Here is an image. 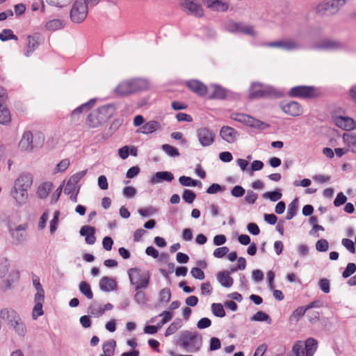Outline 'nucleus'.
Segmentation results:
<instances>
[{
    "label": "nucleus",
    "mask_w": 356,
    "mask_h": 356,
    "mask_svg": "<svg viewBox=\"0 0 356 356\" xmlns=\"http://www.w3.org/2000/svg\"><path fill=\"white\" fill-rule=\"evenodd\" d=\"M148 87V82L143 79H131L120 82L115 88V92L119 96H127L144 90Z\"/></svg>",
    "instance_id": "f257e3e1"
},
{
    "label": "nucleus",
    "mask_w": 356,
    "mask_h": 356,
    "mask_svg": "<svg viewBox=\"0 0 356 356\" xmlns=\"http://www.w3.org/2000/svg\"><path fill=\"white\" fill-rule=\"evenodd\" d=\"M202 338L200 334L189 330L180 332L178 344L192 353H196L200 350Z\"/></svg>",
    "instance_id": "f03ea898"
},
{
    "label": "nucleus",
    "mask_w": 356,
    "mask_h": 356,
    "mask_svg": "<svg viewBox=\"0 0 356 356\" xmlns=\"http://www.w3.org/2000/svg\"><path fill=\"white\" fill-rule=\"evenodd\" d=\"M318 341L314 338H308L305 342L296 341L293 346L292 351L296 356H313L316 351Z\"/></svg>",
    "instance_id": "7ed1b4c3"
},
{
    "label": "nucleus",
    "mask_w": 356,
    "mask_h": 356,
    "mask_svg": "<svg viewBox=\"0 0 356 356\" xmlns=\"http://www.w3.org/2000/svg\"><path fill=\"white\" fill-rule=\"evenodd\" d=\"M273 96H277V91L270 86L265 85L259 82H253L249 88L248 98L250 99Z\"/></svg>",
    "instance_id": "20e7f679"
},
{
    "label": "nucleus",
    "mask_w": 356,
    "mask_h": 356,
    "mask_svg": "<svg viewBox=\"0 0 356 356\" xmlns=\"http://www.w3.org/2000/svg\"><path fill=\"white\" fill-rule=\"evenodd\" d=\"M128 275L130 282L132 285L135 286L136 290L147 288L150 280V273L149 271L141 273L138 268H132L128 270Z\"/></svg>",
    "instance_id": "39448f33"
},
{
    "label": "nucleus",
    "mask_w": 356,
    "mask_h": 356,
    "mask_svg": "<svg viewBox=\"0 0 356 356\" xmlns=\"http://www.w3.org/2000/svg\"><path fill=\"white\" fill-rule=\"evenodd\" d=\"M88 13V6L85 0H75L70 10L72 22L79 24L83 22Z\"/></svg>",
    "instance_id": "423d86ee"
},
{
    "label": "nucleus",
    "mask_w": 356,
    "mask_h": 356,
    "mask_svg": "<svg viewBox=\"0 0 356 356\" xmlns=\"http://www.w3.org/2000/svg\"><path fill=\"white\" fill-rule=\"evenodd\" d=\"M8 231L15 244H21L26 240V229L29 227L28 223L20 224L16 227L11 222L7 224Z\"/></svg>",
    "instance_id": "0eeeda50"
},
{
    "label": "nucleus",
    "mask_w": 356,
    "mask_h": 356,
    "mask_svg": "<svg viewBox=\"0 0 356 356\" xmlns=\"http://www.w3.org/2000/svg\"><path fill=\"white\" fill-rule=\"evenodd\" d=\"M346 3V0H330L319 3L316 10L321 15H334Z\"/></svg>",
    "instance_id": "6e6552de"
},
{
    "label": "nucleus",
    "mask_w": 356,
    "mask_h": 356,
    "mask_svg": "<svg viewBox=\"0 0 356 356\" xmlns=\"http://www.w3.org/2000/svg\"><path fill=\"white\" fill-rule=\"evenodd\" d=\"M318 92L313 86H298L293 87L289 92L290 97L300 98H313L317 97Z\"/></svg>",
    "instance_id": "1a4fd4ad"
},
{
    "label": "nucleus",
    "mask_w": 356,
    "mask_h": 356,
    "mask_svg": "<svg viewBox=\"0 0 356 356\" xmlns=\"http://www.w3.org/2000/svg\"><path fill=\"white\" fill-rule=\"evenodd\" d=\"M225 29L226 31L232 33H242L252 36L256 35V32L252 26L247 25L242 22H236L232 20L228 21L225 24Z\"/></svg>",
    "instance_id": "9d476101"
},
{
    "label": "nucleus",
    "mask_w": 356,
    "mask_h": 356,
    "mask_svg": "<svg viewBox=\"0 0 356 356\" xmlns=\"http://www.w3.org/2000/svg\"><path fill=\"white\" fill-rule=\"evenodd\" d=\"M196 135L198 141L202 147L210 146L214 142V134L207 127H202L197 130Z\"/></svg>",
    "instance_id": "9b49d317"
},
{
    "label": "nucleus",
    "mask_w": 356,
    "mask_h": 356,
    "mask_svg": "<svg viewBox=\"0 0 356 356\" xmlns=\"http://www.w3.org/2000/svg\"><path fill=\"white\" fill-rule=\"evenodd\" d=\"M265 45L269 47L280 48L286 51H293L301 47L297 41L292 39L271 42L266 43Z\"/></svg>",
    "instance_id": "f8f14e48"
},
{
    "label": "nucleus",
    "mask_w": 356,
    "mask_h": 356,
    "mask_svg": "<svg viewBox=\"0 0 356 356\" xmlns=\"http://www.w3.org/2000/svg\"><path fill=\"white\" fill-rule=\"evenodd\" d=\"M181 5L184 10L190 15L202 17L204 14L201 5L195 0H183Z\"/></svg>",
    "instance_id": "ddd939ff"
},
{
    "label": "nucleus",
    "mask_w": 356,
    "mask_h": 356,
    "mask_svg": "<svg viewBox=\"0 0 356 356\" xmlns=\"http://www.w3.org/2000/svg\"><path fill=\"white\" fill-rule=\"evenodd\" d=\"M280 107L284 113L291 116H298L302 113L301 105L297 102H283Z\"/></svg>",
    "instance_id": "4468645a"
},
{
    "label": "nucleus",
    "mask_w": 356,
    "mask_h": 356,
    "mask_svg": "<svg viewBox=\"0 0 356 356\" xmlns=\"http://www.w3.org/2000/svg\"><path fill=\"white\" fill-rule=\"evenodd\" d=\"M343 47L341 43L337 40H324L316 42L312 45V48L318 50H337Z\"/></svg>",
    "instance_id": "2eb2a0df"
},
{
    "label": "nucleus",
    "mask_w": 356,
    "mask_h": 356,
    "mask_svg": "<svg viewBox=\"0 0 356 356\" xmlns=\"http://www.w3.org/2000/svg\"><path fill=\"white\" fill-rule=\"evenodd\" d=\"M96 111L97 112L99 118H100V121L104 123L114 115L115 106L113 104H108L99 107Z\"/></svg>",
    "instance_id": "dca6fc26"
},
{
    "label": "nucleus",
    "mask_w": 356,
    "mask_h": 356,
    "mask_svg": "<svg viewBox=\"0 0 356 356\" xmlns=\"http://www.w3.org/2000/svg\"><path fill=\"white\" fill-rule=\"evenodd\" d=\"M28 189L13 186L10 190V195L16 201L17 204L22 206L26 204L28 200Z\"/></svg>",
    "instance_id": "f3484780"
},
{
    "label": "nucleus",
    "mask_w": 356,
    "mask_h": 356,
    "mask_svg": "<svg viewBox=\"0 0 356 356\" xmlns=\"http://www.w3.org/2000/svg\"><path fill=\"white\" fill-rule=\"evenodd\" d=\"M19 316V314L10 307L3 308L0 310V318L6 323L8 326Z\"/></svg>",
    "instance_id": "a211bd4d"
},
{
    "label": "nucleus",
    "mask_w": 356,
    "mask_h": 356,
    "mask_svg": "<svg viewBox=\"0 0 356 356\" xmlns=\"http://www.w3.org/2000/svg\"><path fill=\"white\" fill-rule=\"evenodd\" d=\"M187 87L199 96L203 97L208 92V88L197 80H190L186 83Z\"/></svg>",
    "instance_id": "6ab92c4d"
},
{
    "label": "nucleus",
    "mask_w": 356,
    "mask_h": 356,
    "mask_svg": "<svg viewBox=\"0 0 356 356\" xmlns=\"http://www.w3.org/2000/svg\"><path fill=\"white\" fill-rule=\"evenodd\" d=\"M220 136L226 142L233 143L237 139L238 132L231 127L224 126L220 131Z\"/></svg>",
    "instance_id": "aec40b11"
},
{
    "label": "nucleus",
    "mask_w": 356,
    "mask_h": 356,
    "mask_svg": "<svg viewBox=\"0 0 356 356\" xmlns=\"http://www.w3.org/2000/svg\"><path fill=\"white\" fill-rule=\"evenodd\" d=\"M8 328L14 331L20 337H24L27 332L26 324L20 316L9 325Z\"/></svg>",
    "instance_id": "412c9836"
},
{
    "label": "nucleus",
    "mask_w": 356,
    "mask_h": 356,
    "mask_svg": "<svg viewBox=\"0 0 356 356\" xmlns=\"http://www.w3.org/2000/svg\"><path fill=\"white\" fill-rule=\"evenodd\" d=\"M335 124L344 130H353L355 128V122L353 119L344 117V116H339L334 119Z\"/></svg>",
    "instance_id": "4be33fe9"
},
{
    "label": "nucleus",
    "mask_w": 356,
    "mask_h": 356,
    "mask_svg": "<svg viewBox=\"0 0 356 356\" xmlns=\"http://www.w3.org/2000/svg\"><path fill=\"white\" fill-rule=\"evenodd\" d=\"M209 98L211 99H223L226 97L227 91L218 85H212L208 88Z\"/></svg>",
    "instance_id": "5701e85b"
},
{
    "label": "nucleus",
    "mask_w": 356,
    "mask_h": 356,
    "mask_svg": "<svg viewBox=\"0 0 356 356\" xmlns=\"http://www.w3.org/2000/svg\"><path fill=\"white\" fill-rule=\"evenodd\" d=\"M33 183V177L29 173H22L14 182V186L29 189Z\"/></svg>",
    "instance_id": "b1692460"
},
{
    "label": "nucleus",
    "mask_w": 356,
    "mask_h": 356,
    "mask_svg": "<svg viewBox=\"0 0 356 356\" xmlns=\"http://www.w3.org/2000/svg\"><path fill=\"white\" fill-rule=\"evenodd\" d=\"M19 148L23 151H31L33 149V134L31 131H26L19 143Z\"/></svg>",
    "instance_id": "393cba45"
},
{
    "label": "nucleus",
    "mask_w": 356,
    "mask_h": 356,
    "mask_svg": "<svg viewBox=\"0 0 356 356\" xmlns=\"http://www.w3.org/2000/svg\"><path fill=\"white\" fill-rule=\"evenodd\" d=\"M174 179V176L172 172L168 171L157 172L149 180L150 184H156L163 181H172Z\"/></svg>",
    "instance_id": "a878e982"
},
{
    "label": "nucleus",
    "mask_w": 356,
    "mask_h": 356,
    "mask_svg": "<svg viewBox=\"0 0 356 356\" xmlns=\"http://www.w3.org/2000/svg\"><path fill=\"white\" fill-rule=\"evenodd\" d=\"M99 286L102 291L109 292L115 290L117 285L113 279L104 276L99 281Z\"/></svg>",
    "instance_id": "bb28decb"
},
{
    "label": "nucleus",
    "mask_w": 356,
    "mask_h": 356,
    "mask_svg": "<svg viewBox=\"0 0 356 356\" xmlns=\"http://www.w3.org/2000/svg\"><path fill=\"white\" fill-rule=\"evenodd\" d=\"M38 38L33 35H29L27 37L26 47L24 50V56L26 57L30 55L38 47Z\"/></svg>",
    "instance_id": "cd10ccee"
},
{
    "label": "nucleus",
    "mask_w": 356,
    "mask_h": 356,
    "mask_svg": "<svg viewBox=\"0 0 356 356\" xmlns=\"http://www.w3.org/2000/svg\"><path fill=\"white\" fill-rule=\"evenodd\" d=\"M217 280L222 286L226 288L231 287L234 283V280L229 275V272L226 270L218 273Z\"/></svg>",
    "instance_id": "c85d7f7f"
},
{
    "label": "nucleus",
    "mask_w": 356,
    "mask_h": 356,
    "mask_svg": "<svg viewBox=\"0 0 356 356\" xmlns=\"http://www.w3.org/2000/svg\"><path fill=\"white\" fill-rule=\"evenodd\" d=\"M245 124L247 126L258 129L259 130H264L268 127H269V124H266L259 120L254 118L253 117L248 115L246 118V120Z\"/></svg>",
    "instance_id": "c756f323"
},
{
    "label": "nucleus",
    "mask_w": 356,
    "mask_h": 356,
    "mask_svg": "<svg viewBox=\"0 0 356 356\" xmlns=\"http://www.w3.org/2000/svg\"><path fill=\"white\" fill-rule=\"evenodd\" d=\"M343 140L347 146V150L348 152L356 153V136L350 134H344L343 136Z\"/></svg>",
    "instance_id": "7c9ffc66"
},
{
    "label": "nucleus",
    "mask_w": 356,
    "mask_h": 356,
    "mask_svg": "<svg viewBox=\"0 0 356 356\" xmlns=\"http://www.w3.org/2000/svg\"><path fill=\"white\" fill-rule=\"evenodd\" d=\"M65 26V22L59 19H54L47 21L45 24V28L49 31H56L63 29Z\"/></svg>",
    "instance_id": "2f4dec72"
},
{
    "label": "nucleus",
    "mask_w": 356,
    "mask_h": 356,
    "mask_svg": "<svg viewBox=\"0 0 356 356\" xmlns=\"http://www.w3.org/2000/svg\"><path fill=\"white\" fill-rule=\"evenodd\" d=\"M86 124L91 128H96L103 124V122L100 121L97 112L95 111L87 116Z\"/></svg>",
    "instance_id": "473e14b6"
},
{
    "label": "nucleus",
    "mask_w": 356,
    "mask_h": 356,
    "mask_svg": "<svg viewBox=\"0 0 356 356\" xmlns=\"http://www.w3.org/2000/svg\"><path fill=\"white\" fill-rule=\"evenodd\" d=\"M53 187V184L51 182H44L39 186L37 194L40 199L46 198L50 191H51Z\"/></svg>",
    "instance_id": "72a5a7b5"
},
{
    "label": "nucleus",
    "mask_w": 356,
    "mask_h": 356,
    "mask_svg": "<svg viewBox=\"0 0 356 356\" xmlns=\"http://www.w3.org/2000/svg\"><path fill=\"white\" fill-rule=\"evenodd\" d=\"M208 7L216 11L225 12L228 10L229 5L227 2L214 0L208 3Z\"/></svg>",
    "instance_id": "f704fd0d"
},
{
    "label": "nucleus",
    "mask_w": 356,
    "mask_h": 356,
    "mask_svg": "<svg viewBox=\"0 0 356 356\" xmlns=\"http://www.w3.org/2000/svg\"><path fill=\"white\" fill-rule=\"evenodd\" d=\"M11 120L10 113L6 104L0 106V124H8Z\"/></svg>",
    "instance_id": "c9c22d12"
},
{
    "label": "nucleus",
    "mask_w": 356,
    "mask_h": 356,
    "mask_svg": "<svg viewBox=\"0 0 356 356\" xmlns=\"http://www.w3.org/2000/svg\"><path fill=\"white\" fill-rule=\"evenodd\" d=\"M116 342L113 339L107 341L103 344V354L100 356H113Z\"/></svg>",
    "instance_id": "e433bc0d"
},
{
    "label": "nucleus",
    "mask_w": 356,
    "mask_h": 356,
    "mask_svg": "<svg viewBox=\"0 0 356 356\" xmlns=\"http://www.w3.org/2000/svg\"><path fill=\"white\" fill-rule=\"evenodd\" d=\"M95 99H91L89 102L84 103L75 108L72 114L71 117L72 119H75L76 116H79V114H81L83 111H88L92 105L95 103Z\"/></svg>",
    "instance_id": "4c0bfd02"
},
{
    "label": "nucleus",
    "mask_w": 356,
    "mask_h": 356,
    "mask_svg": "<svg viewBox=\"0 0 356 356\" xmlns=\"http://www.w3.org/2000/svg\"><path fill=\"white\" fill-rule=\"evenodd\" d=\"M298 210V200L297 198L294 199L289 205L287 213L286 215V220H291L296 216Z\"/></svg>",
    "instance_id": "58836bf2"
},
{
    "label": "nucleus",
    "mask_w": 356,
    "mask_h": 356,
    "mask_svg": "<svg viewBox=\"0 0 356 356\" xmlns=\"http://www.w3.org/2000/svg\"><path fill=\"white\" fill-rule=\"evenodd\" d=\"M79 289L80 292L84 295L88 299L91 300L93 298V293L92 292L90 286L85 281L79 283Z\"/></svg>",
    "instance_id": "ea45409f"
},
{
    "label": "nucleus",
    "mask_w": 356,
    "mask_h": 356,
    "mask_svg": "<svg viewBox=\"0 0 356 356\" xmlns=\"http://www.w3.org/2000/svg\"><path fill=\"white\" fill-rule=\"evenodd\" d=\"M159 128V124L158 122L152 120L146 122L142 127L143 134H148L154 132Z\"/></svg>",
    "instance_id": "a19ab883"
},
{
    "label": "nucleus",
    "mask_w": 356,
    "mask_h": 356,
    "mask_svg": "<svg viewBox=\"0 0 356 356\" xmlns=\"http://www.w3.org/2000/svg\"><path fill=\"white\" fill-rule=\"evenodd\" d=\"M305 307H299L295 309L289 316V320L291 322L297 323L300 318L303 316L306 312Z\"/></svg>",
    "instance_id": "79ce46f5"
},
{
    "label": "nucleus",
    "mask_w": 356,
    "mask_h": 356,
    "mask_svg": "<svg viewBox=\"0 0 356 356\" xmlns=\"http://www.w3.org/2000/svg\"><path fill=\"white\" fill-rule=\"evenodd\" d=\"M251 321H266L268 324H271L272 320L270 317L266 313L259 311L251 317Z\"/></svg>",
    "instance_id": "37998d69"
},
{
    "label": "nucleus",
    "mask_w": 356,
    "mask_h": 356,
    "mask_svg": "<svg viewBox=\"0 0 356 356\" xmlns=\"http://www.w3.org/2000/svg\"><path fill=\"white\" fill-rule=\"evenodd\" d=\"M88 313L95 317H99L104 314L102 307L97 303H93L88 307Z\"/></svg>",
    "instance_id": "c03bdc74"
},
{
    "label": "nucleus",
    "mask_w": 356,
    "mask_h": 356,
    "mask_svg": "<svg viewBox=\"0 0 356 356\" xmlns=\"http://www.w3.org/2000/svg\"><path fill=\"white\" fill-rule=\"evenodd\" d=\"M163 151L170 157H177L180 155L178 149L168 144H164L161 146Z\"/></svg>",
    "instance_id": "a18cd8bd"
},
{
    "label": "nucleus",
    "mask_w": 356,
    "mask_h": 356,
    "mask_svg": "<svg viewBox=\"0 0 356 356\" xmlns=\"http://www.w3.org/2000/svg\"><path fill=\"white\" fill-rule=\"evenodd\" d=\"M282 195L279 190L266 192L262 195L263 198L269 199L272 202H276L281 199Z\"/></svg>",
    "instance_id": "49530a36"
},
{
    "label": "nucleus",
    "mask_w": 356,
    "mask_h": 356,
    "mask_svg": "<svg viewBox=\"0 0 356 356\" xmlns=\"http://www.w3.org/2000/svg\"><path fill=\"white\" fill-rule=\"evenodd\" d=\"M211 311L213 315L217 317L222 318L225 316V311L220 303H213L211 305Z\"/></svg>",
    "instance_id": "de8ad7c7"
},
{
    "label": "nucleus",
    "mask_w": 356,
    "mask_h": 356,
    "mask_svg": "<svg viewBox=\"0 0 356 356\" xmlns=\"http://www.w3.org/2000/svg\"><path fill=\"white\" fill-rule=\"evenodd\" d=\"M8 40H17V37L14 35L13 31L11 29H3L0 33V40L6 41Z\"/></svg>",
    "instance_id": "09e8293b"
},
{
    "label": "nucleus",
    "mask_w": 356,
    "mask_h": 356,
    "mask_svg": "<svg viewBox=\"0 0 356 356\" xmlns=\"http://www.w3.org/2000/svg\"><path fill=\"white\" fill-rule=\"evenodd\" d=\"M159 209L152 206L145 209H139L138 213L143 217H148L158 213Z\"/></svg>",
    "instance_id": "8fccbe9b"
},
{
    "label": "nucleus",
    "mask_w": 356,
    "mask_h": 356,
    "mask_svg": "<svg viewBox=\"0 0 356 356\" xmlns=\"http://www.w3.org/2000/svg\"><path fill=\"white\" fill-rule=\"evenodd\" d=\"M196 197L195 193L188 189H185L183 192L182 198L183 200L188 204H191L193 202Z\"/></svg>",
    "instance_id": "3c124183"
},
{
    "label": "nucleus",
    "mask_w": 356,
    "mask_h": 356,
    "mask_svg": "<svg viewBox=\"0 0 356 356\" xmlns=\"http://www.w3.org/2000/svg\"><path fill=\"white\" fill-rule=\"evenodd\" d=\"M136 293L134 295V301L140 305H145L147 302V298L145 293L139 290H136Z\"/></svg>",
    "instance_id": "603ef678"
},
{
    "label": "nucleus",
    "mask_w": 356,
    "mask_h": 356,
    "mask_svg": "<svg viewBox=\"0 0 356 356\" xmlns=\"http://www.w3.org/2000/svg\"><path fill=\"white\" fill-rule=\"evenodd\" d=\"M159 300L161 302L167 303L170 301L171 298V291L168 288H165L162 289L159 293Z\"/></svg>",
    "instance_id": "864d4df0"
},
{
    "label": "nucleus",
    "mask_w": 356,
    "mask_h": 356,
    "mask_svg": "<svg viewBox=\"0 0 356 356\" xmlns=\"http://www.w3.org/2000/svg\"><path fill=\"white\" fill-rule=\"evenodd\" d=\"M356 271V264L354 263H348L346 269L342 273L343 278H348Z\"/></svg>",
    "instance_id": "5fc2aeb1"
},
{
    "label": "nucleus",
    "mask_w": 356,
    "mask_h": 356,
    "mask_svg": "<svg viewBox=\"0 0 356 356\" xmlns=\"http://www.w3.org/2000/svg\"><path fill=\"white\" fill-rule=\"evenodd\" d=\"M42 304L43 303L40 302L35 303L32 312L33 319L36 320L39 316L43 314Z\"/></svg>",
    "instance_id": "6e6d98bb"
},
{
    "label": "nucleus",
    "mask_w": 356,
    "mask_h": 356,
    "mask_svg": "<svg viewBox=\"0 0 356 356\" xmlns=\"http://www.w3.org/2000/svg\"><path fill=\"white\" fill-rule=\"evenodd\" d=\"M319 288L325 293H328L330 291V280L327 278H321L318 282Z\"/></svg>",
    "instance_id": "4d7b16f0"
},
{
    "label": "nucleus",
    "mask_w": 356,
    "mask_h": 356,
    "mask_svg": "<svg viewBox=\"0 0 356 356\" xmlns=\"http://www.w3.org/2000/svg\"><path fill=\"white\" fill-rule=\"evenodd\" d=\"M245 193V190L239 185H236L231 190V195L234 197H241Z\"/></svg>",
    "instance_id": "13d9d810"
},
{
    "label": "nucleus",
    "mask_w": 356,
    "mask_h": 356,
    "mask_svg": "<svg viewBox=\"0 0 356 356\" xmlns=\"http://www.w3.org/2000/svg\"><path fill=\"white\" fill-rule=\"evenodd\" d=\"M159 316H163V318L157 323V326L161 329L164 324L170 321L172 315L168 311H164Z\"/></svg>",
    "instance_id": "bf43d9fd"
},
{
    "label": "nucleus",
    "mask_w": 356,
    "mask_h": 356,
    "mask_svg": "<svg viewBox=\"0 0 356 356\" xmlns=\"http://www.w3.org/2000/svg\"><path fill=\"white\" fill-rule=\"evenodd\" d=\"M341 243L350 253H355V246L352 240L348 238H343L341 241Z\"/></svg>",
    "instance_id": "052dcab7"
},
{
    "label": "nucleus",
    "mask_w": 356,
    "mask_h": 356,
    "mask_svg": "<svg viewBox=\"0 0 356 356\" xmlns=\"http://www.w3.org/2000/svg\"><path fill=\"white\" fill-rule=\"evenodd\" d=\"M258 197V195L252 190H248L247 194L245 197V201L250 204H253Z\"/></svg>",
    "instance_id": "680f3d73"
},
{
    "label": "nucleus",
    "mask_w": 356,
    "mask_h": 356,
    "mask_svg": "<svg viewBox=\"0 0 356 356\" xmlns=\"http://www.w3.org/2000/svg\"><path fill=\"white\" fill-rule=\"evenodd\" d=\"M328 248L329 243L326 239H320L316 243V248L319 252H326Z\"/></svg>",
    "instance_id": "e2e57ef3"
},
{
    "label": "nucleus",
    "mask_w": 356,
    "mask_h": 356,
    "mask_svg": "<svg viewBox=\"0 0 356 356\" xmlns=\"http://www.w3.org/2000/svg\"><path fill=\"white\" fill-rule=\"evenodd\" d=\"M59 215H60V212L58 211H55L54 214V218L50 221V232H51V234L54 233L57 229Z\"/></svg>",
    "instance_id": "0e129e2a"
},
{
    "label": "nucleus",
    "mask_w": 356,
    "mask_h": 356,
    "mask_svg": "<svg viewBox=\"0 0 356 356\" xmlns=\"http://www.w3.org/2000/svg\"><path fill=\"white\" fill-rule=\"evenodd\" d=\"M191 275L195 278L200 280H202L204 279V273L203 270L197 267H194L191 270Z\"/></svg>",
    "instance_id": "69168bd1"
},
{
    "label": "nucleus",
    "mask_w": 356,
    "mask_h": 356,
    "mask_svg": "<svg viewBox=\"0 0 356 356\" xmlns=\"http://www.w3.org/2000/svg\"><path fill=\"white\" fill-rule=\"evenodd\" d=\"M229 252V248L226 246L216 248L213 254L216 258H222L225 256Z\"/></svg>",
    "instance_id": "338daca9"
},
{
    "label": "nucleus",
    "mask_w": 356,
    "mask_h": 356,
    "mask_svg": "<svg viewBox=\"0 0 356 356\" xmlns=\"http://www.w3.org/2000/svg\"><path fill=\"white\" fill-rule=\"evenodd\" d=\"M211 325V321L207 317L200 318L197 323V327L199 329H205L210 327Z\"/></svg>",
    "instance_id": "774afa93"
}]
</instances>
